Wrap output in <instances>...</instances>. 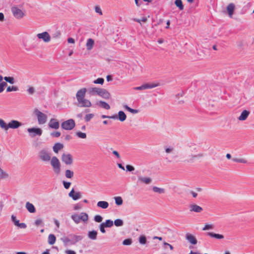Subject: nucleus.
<instances>
[{"mask_svg":"<svg viewBox=\"0 0 254 254\" xmlns=\"http://www.w3.org/2000/svg\"><path fill=\"white\" fill-rule=\"evenodd\" d=\"M207 235L211 237L215 238L217 239H222L224 238V236L219 234H215L212 232H208Z\"/></svg>","mask_w":254,"mask_h":254,"instance_id":"nucleus-29","label":"nucleus"},{"mask_svg":"<svg viewBox=\"0 0 254 254\" xmlns=\"http://www.w3.org/2000/svg\"><path fill=\"white\" fill-rule=\"evenodd\" d=\"M68 196L71 197L74 200H77L81 197V192L80 191L75 192L73 189L69 192Z\"/></svg>","mask_w":254,"mask_h":254,"instance_id":"nucleus-12","label":"nucleus"},{"mask_svg":"<svg viewBox=\"0 0 254 254\" xmlns=\"http://www.w3.org/2000/svg\"><path fill=\"white\" fill-rule=\"evenodd\" d=\"M144 86V89H151L157 87L159 85L158 83H145L143 84Z\"/></svg>","mask_w":254,"mask_h":254,"instance_id":"nucleus-30","label":"nucleus"},{"mask_svg":"<svg viewBox=\"0 0 254 254\" xmlns=\"http://www.w3.org/2000/svg\"><path fill=\"white\" fill-rule=\"evenodd\" d=\"M8 177V174L0 167V179H4Z\"/></svg>","mask_w":254,"mask_h":254,"instance_id":"nucleus-35","label":"nucleus"},{"mask_svg":"<svg viewBox=\"0 0 254 254\" xmlns=\"http://www.w3.org/2000/svg\"><path fill=\"white\" fill-rule=\"evenodd\" d=\"M22 126V124L16 120H11L7 124L8 128L16 129Z\"/></svg>","mask_w":254,"mask_h":254,"instance_id":"nucleus-9","label":"nucleus"},{"mask_svg":"<svg viewBox=\"0 0 254 254\" xmlns=\"http://www.w3.org/2000/svg\"><path fill=\"white\" fill-rule=\"evenodd\" d=\"M127 119V116L125 113L120 111L118 112V115H117V119H119L121 122L125 121Z\"/></svg>","mask_w":254,"mask_h":254,"instance_id":"nucleus-23","label":"nucleus"},{"mask_svg":"<svg viewBox=\"0 0 254 254\" xmlns=\"http://www.w3.org/2000/svg\"><path fill=\"white\" fill-rule=\"evenodd\" d=\"M94 219L96 222H101L103 220V218L101 216L97 215L95 216Z\"/></svg>","mask_w":254,"mask_h":254,"instance_id":"nucleus-52","label":"nucleus"},{"mask_svg":"<svg viewBox=\"0 0 254 254\" xmlns=\"http://www.w3.org/2000/svg\"><path fill=\"white\" fill-rule=\"evenodd\" d=\"M37 37L39 39H42L45 43L49 42L51 39L50 34L46 31L37 34Z\"/></svg>","mask_w":254,"mask_h":254,"instance_id":"nucleus-8","label":"nucleus"},{"mask_svg":"<svg viewBox=\"0 0 254 254\" xmlns=\"http://www.w3.org/2000/svg\"><path fill=\"white\" fill-rule=\"evenodd\" d=\"M16 226L20 227V228L25 229L26 228V225L24 223H21L19 222L18 224L16 225Z\"/></svg>","mask_w":254,"mask_h":254,"instance_id":"nucleus-63","label":"nucleus"},{"mask_svg":"<svg viewBox=\"0 0 254 254\" xmlns=\"http://www.w3.org/2000/svg\"><path fill=\"white\" fill-rule=\"evenodd\" d=\"M51 135L53 137H58L61 135V132L59 131H53L51 133Z\"/></svg>","mask_w":254,"mask_h":254,"instance_id":"nucleus-54","label":"nucleus"},{"mask_svg":"<svg viewBox=\"0 0 254 254\" xmlns=\"http://www.w3.org/2000/svg\"><path fill=\"white\" fill-rule=\"evenodd\" d=\"M203 156V153H199L197 155H191L189 156L188 161L192 162L195 159L200 158L202 157Z\"/></svg>","mask_w":254,"mask_h":254,"instance_id":"nucleus-27","label":"nucleus"},{"mask_svg":"<svg viewBox=\"0 0 254 254\" xmlns=\"http://www.w3.org/2000/svg\"><path fill=\"white\" fill-rule=\"evenodd\" d=\"M72 219L76 224L79 223L80 221L84 222H87L88 220V215L86 213L82 212L80 214H73L71 216Z\"/></svg>","mask_w":254,"mask_h":254,"instance_id":"nucleus-2","label":"nucleus"},{"mask_svg":"<svg viewBox=\"0 0 254 254\" xmlns=\"http://www.w3.org/2000/svg\"><path fill=\"white\" fill-rule=\"evenodd\" d=\"M95 10L96 12L100 14V15H102V10L99 6H96L95 7Z\"/></svg>","mask_w":254,"mask_h":254,"instance_id":"nucleus-61","label":"nucleus"},{"mask_svg":"<svg viewBox=\"0 0 254 254\" xmlns=\"http://www.w3.org/2000/svg\"><path fill=\"white\" fill-rule=\"evenodd\" d=\"M7 85V83L5 82L2 81L0 83V93H1L4 90V88Z\"/></svg>","mask_w":254,"mask_h":254,"instance_id":"nucleus-53","label":"nucleus"},{"mask_svg":"<svg viewBox=\"0 0 254 254\" xmlns=\"http://www.w3.org/2000/svg\"><path fill=\"white\" fill-rule=\"evenodd\" d=\"M186 238L190 244L192 245H196L197 243L196 238L192 234L187 233L186 235Z\"/></svg>","mask_w":254,"mask_h":254,"instance_id":"nucleus-14","label":"nucleus"},{"mask_svg":"<svg viewBox=\"0 0 254 254\" xmlns=\"http://www.w3.org/2000/svg\"><path fill=\"white\" fill-rule=\"evenodd\" d=\"M100 90V88L93 87L88 89V94L90 96H95L96 95H99V92Z\"/></svg>","mask_w":254,"mask_h":254,"instance_id":"nucleus-19","label":"nucleus"},{"mask_svg":"<svg viewBox=\"0 0 254 254\" xmlns=\"http://www.w3.org/2000/svg\"><path fill=\"white\" fill-rule=\"evenodd\" d=\"M174 150V148L172 147H168L165 148V151L167 153H170Z\"/></svg>","mask_w":254,"mask_h":254,"instance_id":"nucleus-62","label":"nucleus"},{"mask_svg":"<svg viewBox=\"0 0 254 254\" xmlns=\"http://www.w3.org/2000/svg\"><path fill=\"white\" fill-rule=\"evenodd\" d=\"M175 4L180 10L184 9V5L183 4L182 0H176L175 1Z\"/></svg>","mask_w":254,"mask_h":254,"instance_id":"nucleus-34","label":"nucleus"},{"mask_svg":"<svg viewBox=\"0 0 254 254\" xmlns=\"http://www.w3.org/2000/svg\"><path fill=\"white\" fill-rule=\"evenodd\" d=\"M94 44V41L91 38L88 39L87 40L86 44V46L87 49L88 50H91L93 48Z\"/></svg>","mask_w":254,"mask_h":254,"instance_id":"nucleus-26","label":"nucleus"},{"mask_svg":"<svg viewBox=\"0 0 254 254\" xmlns=\"http://www.w3.org/2000/svg\"><path fill=\"white\" fill-rule=\"evenodd\" d=\"M123 107L126 110H127V111H128V112L132 114H135L138 113V111L137 110L131 109L127 105H124Z\"/></svg>","mask_w":254,"mask_h":254,"instance_id":"nucleus-36","label":"nucleus"},{"mask_svg":"<svg viewBox=\"0 0 254 254\" xmlns=\"http://www.w3.org/2000/svg\"><path fill=\"white\" fill-rule=\"evenodd\" d=\"M102 118L105 119V118H108V119H117V115H115L112 116H108L106 115H102Z\"/></svg>","mask_w":254,"mask_h":254,"instance_id":"nucleus-56","label":"nucleus"},{"mask_svg":"<svg viewBox=\"0 0 254 254\" xmlns=\"http://www.w3.org/2000/svg\"><path fill=\"white\" fill-rule=\"evenodd\" d=\"M190 211L200 213L202 211V208L197 204H192L190 205Z\"/></svg>","mask_w":254,"mask_h":254,"instance_id":"nucleus-17","label":"nucleus"},{"mask_svg":"<svg viewBox=\"0 0 254 254\" xmlns=\"http://www.w3.org/2000/svg\"><path fill=\"white\" fill-rule=\"evenodd\" d=\"M61 240L63 242V243L65 245H67V244L70 242L71 243V239H70L68 237H63L61 239Z\"/></svg>","mask_w":254,"mask_h":254,"instance_id":"nucleus-48","label":"nucleus"},{"mask_svg":"<svg viewBox=\"0 0 254 254\" xmlns=\"http://www.w3.org/2000/svg\"><path fill=\"white\" fill-rule=\"evenodd\" d=\"M250 114V112L249 111L246 110H244L241 114V115L239 117L238 120L242 121H245Z\"/></svg>","mask_w":254,"mask_h":254,"instance_id":"nucleus-18","label":"nucleus"},{"mask_svg":"<svg viewBox=\"0 0 254 254\" xmlns=\"http://www.w3.org/2000/svg\"><path fill=\"white\" fill-rule=\"evenodd\" d=\"M75 134L79 137V138H83V139H85L87 137V135H86V134L85 133H84V132H82L81 131H77L76 133H75Z\"/></svg>","mask_w":254,"mask_h":254,"instance_id":"nucleus-43","label":"nucleus"},{"mask_svg":"<svg viewBox=\"0 0 254 254\" xmlns=\"http://www.w3.org/2000/svg\"><path fill=\"white\" fill-rule=\"evenodd\" d=\"M126 168H127V171H129V172H131V171H132L134 170V167H133L132 166H131L130 165H127L126 166Z\"/></svg>","mask_w":254,"mask_h":254,"instance_id":"nucleus-59","label":"nucleus"},{"mask_svg":"<svg viewBox=\"0 0 254 254\" xmlns=\"http://www.w3.org/2000/svg\"><path fill=\"white\" fill-rule=\"evenodd\" d=\"M152 190L154 192H156L159 194H163L165 192V190L163 188H158L157 187H153Z\"/></svg>","mask_w":254,"mask_h":254,"instance_id":"nucleus-31","label":"nucleus"},{"mask_svg":"<svg viewBox=\"0 0 254 254\" xmlns=\"http://www.w3.org/2000/svg\"><path fill=\"white\" fill-rule=\"evenodd\" d=\"M27 131L29 133L30 136L32 137H35L36 135L41 136L42 134V130L40 128H28Z\"/></svg>","mask_w":254,"mask_h":254,"instance_id":"nucleus-6","label":"nucleus"},{"mask_svg":"<svg viewBox=\"0 0 254 254\" xmlns=\"http://www.w3.org/2000/svg\"><path fill=\"white\" fill-rule=\"evenodd\" d=\"M98 105L101 107L102 108L106 109V110H109L110 109V105L107 103L106 102L102 101H99L98 103Z\"/></svg>","mask_w":254,"mask_h":254,"instance_id":"nucleus-33","label":"nucleus"},{"mask_svg":"<svg viewBox=\"0 0 254 254\" xmlns=\"http://www.w3.org/2000/svg\"><path fill=\"white\" fill-rule=\"evenodd\" d=\"M25 207L30 213H35L36 212V209L34 206L29 202L26 203Z\"/></svg>","mask_w":254,"mask_h":254,"instance_id":"nucleus-22","label":"nucleus"},{"mask_svg":"<svg viewBox=\"0 0 254 254\" xmlns=\"http://www.w3.org/2000/svg\"><path fill=\"white\" fill-rule=\"evenodd\" d=\"M4 80L6 82H9L10 84H13L14 83V78L13 77H7L5 76L4 78Z\"/></svg>","mask_w":254,"mask_h":254,"instance_id":"nucleus-46","label":"nucleus"},{"mask_svg":"<svg viewBox=\"0 0 254 254\" xmlns=\"http://www.w3.org/2000/svg\"><path fill=\"white\" fill-rule=\"evenodd\" d=\"M63 185L65 189H68L69 188V187L71 185V183L70 182H67L65 181H64Z\"/></svg>","mask_w":254,"mask_h":254,"instance_id":"nucleus-58","label":"nucleus"},{"mask_svg":"<svg viewBox=\"0 0 254 254\" xmlns=\"http://www.w3.org/2000/svg\"><path fill=\"white\" fill-rule=\"evenodd\" d=\"M64 148V145L61 143H56L54 145L53 148V151L57 153L59 151Z\"/></svg>","mask_w":254,"mask_h":254,"instance_id":"nucleus-24","label":"nucleus"},{"mask_svg":"<svg viewBox=\"0 0 254 254\" xmlns=\"http://www.w3.org/2000/svg\"><path fill=\"white\" fill-rule=\"evenodd\" d=\"M78 106L80 107H90L91 106V102L84 98L78 101Z\"/></svg>","mask_w":254,"mask_h":254,"instance_id":"nucleus-11","label":"nucleus"},{"mask_svg":"<svg viewBox=\"0 0 254 254\" xmlns=\"http://www.w3.org/2000/svg\"><path fill=\"white\" fill-rule=\"evenodd\" d=\"M235 6L233 3H231L227 6V10L230 17H232Z\"/></svg>","mask_w":254,"mask_h":254,"instance_id":"nucleus-20","label":"nucleus"},{"mask_svg":"<svg viewBox=\"0 0 254 254\" xmlns=\"http://www.w3.org/2000/svg\"><path fill=\"white\" fill-rule=\"evenodd\" d=\"M43 223L42 220L40 218L37 219L35 222V224L36 226H39Z\"/></svg>","mask_w":254,"mask_h":254,"instance_id":"nucleus-64","label":"nucleus"},{"mask_svg":"<svg viewBox=\"0 0 254 254\" xmlns=\"http://www.w3.org/2000/svg\"><path fill=\"white\" fill-rule=\"evenodd\" d=\"M137 182L145 185H149L152 183V179L150 177L138 176Z\"/></svg>","mask_w":254,"mask_h":254,"instance_id":"nucleus-10","label":"nucleus"},{"mask_svg":"<svg viewBox=\"0 0 254 254\" xmlns=\"http://www.w3.org/2000/svg\"><path fill=\"white\" fill-rule=\"evenodd\" d=\"M114 224L117 227H121L124 225V222L121 219H117L115 220Z\"/></svg>","mask_w":254,"mask_h":254,"instance_id":"nucleus-41","label":"nucleus"},{"mask_svg":"<svg viewBox=\"0 0 254 254\" xmlns=\"http://www.w3.org/2000/svg\"><path fill=\"white\" fill-rule=\"evenodd\" d=\"M233 161L234 162L241 163H247V161L244 158H233Z\"/></svg>","mask_w":254,"mask_h":254,"instance_id":"nucleus-42","label":"nucleus"},{"mask_svg":"<svg viewBox=\"0 0 254 254\" xmlns=\"http://www.w3.org/2000/svg\"><path fill=\"white\" fill-rule=\"evenodd\" d=\"M73 172L70 170H66L65 171V176L68 179H71L73 176Z\"/></svg>","mask_w":254,"mask_h":254,"instance_id":"nucleus-37","label":"nucleus"},{"mask_svg":"<svg viewBox=\"0 0 254 254\" xmlns=\"http://www.w3.org/2000/svg\"><path fill=\"white\" fill-rule=\"evenodd\" d=\"M62 161L67 165H70L73 163L72 156L70 154L63 153L61 158Z\"/></svg>","mask_w":254,"mask_h":254,"instance_id":"nucleus-5","label":"nucleus"},{"mask_svg":"<svg viewBox=\"0 0 254 254\" xmlns=\"http://www.w3.org/2000/svg\"><path fill=\"white\" fill-rule=\"evenodd\" d=\"M49 126L52 128L58 129L60 127V124L56 119H52L50 121Z\"/></svg>","mask_w":254,"mask_h":254,"instance_id":"nucleus-15","label":"nucleus"},{"mask_svg":"<svg viewBox=\"0 0 254 254\" xmlns=\"http://www.w3.org/2000/svg\"><path fill=\"white\" fill-rule=\"evenodd\" d=\"M11 11L13 16L17 19L22 18L24 15L22 10L16 6L12 7Z\"/></svg>","mask_w":254,"mask_h":254,"instance_id":"nucleus-7","label":"nucleus"},{"mask_svg":"<svg viewBox=\"0 0 254 254\" xmlns=\"http://www.w3.org/2000/svg\"><path fill=\"white\" fill-rule=\"evenodd\" d=\"M103 224L106 227L110 228L113 226V221L110 219L107 220L105 222H103Z\"/></svg>","mask_w":254,"mask_h":254,"instance_id":"nucleus-40","label":"nucleus"},{"mask_svg":"<svg viewBox=\"0 0 254 254\" xmlns=\"http://www.w3.org/2000/svg\"><path fill=\"white\" fill-rule=\"evenodd\" d=\"M27 92L30 95L33 94L35 92V89L33 87H30L27 89Z\"/></svg>","mask_w":254,"mask_h":254,"instance_id":"nucleus-60","label":"nucleus"},{"mask_svg":"<svg viewBox=\"0 0 254 254\" xmlns=\"http://www.w3.org/2000/svg\"><path fill=\"white\" fill-rule=\"evenodd\" d=\"M105 228H106V227L105 226V225L103 224V223H102L100 225H99V228H100V231L102 233H105Z\"/></svg>","mask_w":254,"mask_h":254,"instance_id":"nucleus-57","label":"nucleus"},{"mask_svg":"<svg viewBox=\"0 0 254 254\" xmlns=\"http://www.w3.org/2000/svg\"><path fill=\"white\" fill-rule=\"evenodd\" d=\"M139 242L141 245H145L147 243L146 238L144 235H141L139 237Z\"/></svg>","mask_w":254,"mask_h":254,"instance_id":"nucleus-38","label":"nucleus"},{"mask_svg":"<svg viewBox=\"0 0 254 254\" xmlns=\"http://www.w3.org/2000/svg\"><path fill=\"white\" fill-rule=\"evenodd\" d=\"M34 113L37 117L39 124L41 125L46 123L47 119L46 115L37 109H35Z\"/></svg>","mask_w":254,"mask_h":254,"instance_id":"nucleus-3","label":"nucleus"},{"mask_svg":"<svg viewBox=\"0 0 254 254\" xmlns=\"http://www.w3.org/2000/svg\"><path fill=\"white\" fill-rule=\"evenodd\" d=\"M86 89L85 88H82L80 90H79L76 94V97L77 100V101H79L80 99H82L84 98L85 93L86 92Z\"/></svg>","mask_w":254,"mask_h":254,"instance_id":"nucleus-13","label":"nucleus"},{"mask_svg":"<svg viewBox=\"0 0 254 254\" xmlns=\"http://www.w3.org/2000/svg\"><path fill=\"white\" fill-rule=\"evenodd\" d=\"M97 205L98 207L103 209H106L109 206V203L105 201H100L97 202Z\"/></svg>","mask_w":254,"mask_h":254,"instance_id":"nucleus-28","label":"nucleus"},{"mask_svg":"<svg viewBox=\"0 0 254 254\" xmlns=\"http://www.w3.org/2000/svg\"><path fill=\"white\" fill-rule=\"evenodd\" d=\"M132 243V240L131 239H127L123 241V245L125 246H129L131 245Z\"/></svg>","mask_w":254,"mask_h":254,"instance_id":"nucleus-44","label":"nucleus"},{"mask_svg":"<svg viewBox=\"0 0 254 254\" xmlns=\"http://www.w3.org/2000/svg\"><path fill=\"white\" fill-rule=\"evenodd\" d=\"M0 127L4 130H7V125L1 119H0Z\"/></svg>","mask_w":254,"mask_h":254,"instance_id":"nucleus-45","label":"nucleus"},{"mask_svg":"<svg viewBox=\"0 0 254 254\" xmlns=\"http://www.w3.org/2000/svg\"><path fill=\"white\" fill-rule=\"evenodd\" d=\"M213 228L214 226L212 224H205L202 230L206 231L209 229H213Z\"/></svg>","mask_w":254,"mask_h":254,"instance_id":"nucleus-50","label":"nucleus"},{"mask_svg":"<svg viewBox=\"0 0 254 254\" xmlns=\"http://www.w3.org/2000/svg\"><path fill=\"white\" fill-rule=\"evenodd\" d=\"M75 126V122L73 119H69L62 123L61 127L65 130H71Z\"/></svg>","mask_w":254,"mask_h":254,"instance_id":"nucleus-4","label":"nucleus"},{"mask_svg":"<svg viewBox=\"0 0 254 254\" xmlns=\"http://www.w3.org/2000/svg\"><path fill=\"white\" fill-rule=\"evenodd\" d=\"M18 89L17 86H12V87L9 86L6 89V92L16 91Z\"/></svg>","mask_w":254,"mask_h":254,"instance_id":"nucleus-49","label":"nucleus"},{"mask_svg":"<svg viewBox=\"0 0 254 254\" xmlns=\"http://www.w3.org/2000/svg\"><path fill=\"white\" fill-rule=\"evenodd\" d=\"M115 203L117 205H121L123 203V200L121 196H116L114 197Z\"/></svg>","mask_w":254,"mask_h":254,"instance_id":"nucleus-39","label":"nucleus"},{"mask_svg":"<svg viewBox=\"0 0 254 254\" xmlns=\"http://www.w3.org/2000/svg\"><path fill=\"white\" fill-rule=\"evenodd\" d=\"M104 82V79L103 78H98L94 80L93 83L95 84H103Z\"/></svg>","mask_w":254,"mask_h":254,"instance_id":"nucleus-51","label":"nucleus"},{"mask_svg":"<svg viewBox=\"0 0 254 254\" xmlns=\"http://www.w3.org/2000/svg\"><path fill=\"white\" fill-rule=\"evenodd\" d=\"M99 96L104 99H108L110 97V94L107 90L103 88H100Z\"/></svg>","mask_w":254,"mask_h":254,"instance_id":"nucleus-16","label":"nucleus"},{"mask_svg":"<svg viewBox=\"0 0 254 254\" xmlns=\"http://www.w3.org/2000/svg\"><path fill=\"white\" fill-rule=\"evenodd\" d=\"M11 220L15 226H16L19 222V220L16 219V216H15L14 215H12L11 216Z\"/></svg>","mask_w":254,"mask_h":254,"instance_id":"nucleus-55","label":"nucleus"},{"mask_svg":"<svg viewBox=\"0 0 254 254\" xmlns=\"http://www.w3.org/2000/svg\"><path fill=\"white\" fill-rule=\"evenodd\" d=\"M40 159L43 161L48 162L51 160V165L53 167L54 172L56 174H59L61 172V164L58 158L53 157L51 159V156L48 151L45 149L41 150L39 153Z\"/></svg>","mask_w":254,"mask_h":254,"instance_id":"nucleus-1","label":"nucleus"},{"mask_svg":"<svg viewBox=\"0 0 254 254\" xmlns=\"http://www.w3.org/2000/svg\"><path fill=\"white\" fill-rule=\"evenodd\" d=\"M97 232L95 230L89 231L88 233V237L90 239L95 240L97 239Z\"/></svg>","mask_w":254,"mask_h":254,"instance_id":"nucleus-25","label":"nucleus"},{"mask_svg":"<svg viewBox=\"0 0 254 254\" xmlns=\"http://www.w3.org/2000/svg\"><path fill=\"white\" fill-rule=\"evenodd\" d=\"M69 236L71 237L72 244H75L76 243L81 241L83 238L82 236L79 235H70Z\"/></svg>","mask_w":254,"mask_h":254,"instance_id":"nucleus-21","label":"nucleus"},{"mask_svg":"<svg viewBox=\"0 0 254 254\" xmlns=\"http://www.w3.org/2000/svg\"><path fill=\"white\" fill-rule=\"evenodd\" d=\"M94 116L93 114H89L85 116L84 119L85 122H88L90 121L91 119H92Z\"/></svg>","mask_w":254,"mask_h":254,"instance_id":"nucleus-47","label":"nucleus"},{"mask_svg":"<svg viewBox=\"0 0 254 254\" xmlns=\"http://www.w3.org/2000/svg\"><path fill=\"white\" fill-rule=\"evenodd\" d=\"M56 238L53 234H50L48 236V243L50 245H53L56 242Z\"/></svg>","mask_w":254,"mask_h":254,"instance_id":"nucleus-32","label":"nucleus"}]
</instances>
